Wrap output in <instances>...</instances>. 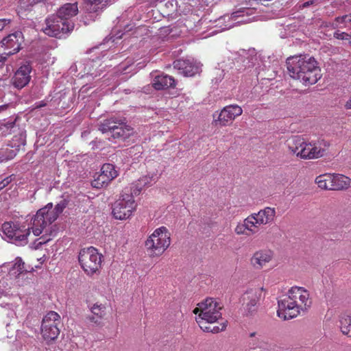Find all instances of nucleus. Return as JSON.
Listing matches in <instances>:
<instances>
[{
    "mask_svg": "<svg viewBox=\"0 0 351 351\" xmlns=\"http://www.w3.org/2000/svg\"><path fill=\"white\" fill-rule=\"evenodd\" d=\"M173 66L178 73L185 77H192L200 71L201 65L193 60H178Z\"/></svg>",
    "mask_w": 351,
    "mask_h": 351,
    "instance_id": "16",
    "label": "nucleus"
},
{
    "mask_svg": "<svg viewBox=\"0 0 351 351\" xmlns=\"http://www.w3.org/2000/svg\"><path fill=\"white\" fill-rule=\"evenodd\" d=\"M151 182V178L149 177L145 176L138 180L136 183H132L130 186H127L124 188L123 191H125L126 189H129V194L132 195V199H134V197L140 194L143 187L147 186Z\"/></svg>",
    "mask_w": 351,
    "mask_h": 351,
    "instance_id": "28",
    "label": "nucleus"
},
{
    "mask_svg": "<svg viewBox=\"0 0 351 351\" xmlns=\"http://www.w3.org/2000/svg\"><path fill=\"white\" fill-rule=\"evenodd\" d=\"M23 42V34L21 32L17 31L4 38L1 41L0 45H1L2 47H4L3 48H5L7 51H11L13 55L19 51Z\"/></svg>",
    "mask_w": 351,
    "mask_h": 351,
    "instance_id": "19",
    "label": "nucleus"
},
{
    "mask_svg": "<svg viewBox=\"0 0 351 351\" xmlns=\"http://www.w3.org/2000/svg\"><path fill=\"white\" fill-rule=\"evenodd\" d=\"M318 187L325 190H332V175L326 173L319 175L315 179Z\"/></svg>",
    "mask_w": 351,
    "mask_h": 351,
    "instance_id": "31",
    "label": "nucleus"
},
{
    "mask_svg": "<svg viewBox=\"0 0 351 351\" xmlns=\"http://www.w3.org/2000/svg\"><path fill=\"white\" fill-rule=\"evenodd\" d=\"M47 105V104L44 101H40L35 104V108H40Z\"/></svg>",
    "mask_w": 351,
    "mask_h": 351,
    "instance_id": "47",
    "label": "nucleus"
},
{
    "mask_svg": "<svg viewBox=\"0 0 351 351\" xmlns=\"http://www.w3.org/2000/svg\"><path fill=\"white\" fill-rule=\"evenodd\" d=\"M221 68H222L221 70L218 69L217 71V75H219V77H216L215 79V84H217L219 82H220L222 80V78L223 77V76H224L223 72H224L225 69H223V65H221Z\"/></svg>",
    "mask_w": 351,
    "mask_h": 351,
    "instance_id": "44",
    "label": "nucleus"
},
{
    "mask_svg": "<svg viewBox=\"0 0 351 351\" xmlns=\"http://www.w3.org/2000/svg\"><path fill=\"white\" fill-rule=\"evenodd\" d=\"M118 176L117 171L113 165L106 163L101 168V171L92 181L91 185L96 189L107 186Z\"/></svg>",
    "mask_w": 351,
    "mask_h": 351,
    "instance_id": "13",
    "label": "nucleus"
},
{
    "mask_svg": "<svg viewBox=\"0 0 351 351\" xmlns=\"http://www.w3.org/2000/svg\"><path fill=\"white\" fill-rule=\"evenodd\" d=\"M234 232L239 235L243 234L249 236L257 233V228H254V224L251 221L248 216L242 223H239L237 225Z\"/></svg>",
    "mask_w": 351,
    "mask_h": 351,
    "instance_id": "26",
    "label": "nucleus"
},
{
    "mask_svg": "<svg viewBox=\"0 0 351 351\" xmlns=\"http://www.w3.org/2000/svg\"><path fill=\"white\" fill-rule=\"evenodd\" d=\"M314 2V0H311V1H306L303 3V8H306V7H308L309 5H312Z\"/></svg>",
    "mask_w": 351,
    "mask_h": 351,
    "instance_id": "48",
    "label": "nucleus"
},
{
    "mask_svg": "<svg viewBox=\"0 0 351 351\" xmlns=\"http://www.w3.org/2000/svg\"><path fill=\"white\" fill-rule=\"evenodd\" d=\"M17 150L9 145L0 149V163L13 159L17 154Z\"/></svg>",
    "mask_w": 351,
    "mask_h": 351,
    "instance_id": "33",
    "label": "nucleus"
},
{
    "mask_svg": "<svg viewBox=\"0 0 351 351\" xmlns=\"http://www.w3.org/2000/svg\"><path fill=\"white\" fill-rule=\"evenodd\" d=\"M304 143L305 140L301 136H293L287 141L286 145L292 154L299 157V152Z\"/></svg>",
    "mask_w": 351,
    "mask_h": 351,
    "instance_id": "27",
    "label": "nucleus"
},
{
    "mask_svg": "<svg viewBox=\"0 0 351 351\" xmlns=\"http://www.w3.org/2000/svg\"><path fill=\"white\" fill-rule=\"evenodd\" d=\"M129 192V189L122 191L119 199L114 204L112 214L117 219L124 220L129 218L136 209V204Z\"/></svg>",
    "mask_w": 351,
    "mask_h": 351,
    "instance_id": "8",
    "label": "nucleus"
},
{
    "mask_svg": "<svg viewBox=\"0 0 351 351\" xmlns=\"http://www.w3.org/2000/svg\"><path fill=\"white\" fill-rule=\"evenodd\" d=\"M274 253L268 249H262L256 251L250 258L251 265L256 269H262L266 266L273 258Z\"/></svg>",
    "mask_w": 351,
    "mask_h": 351,
    "instance_id": "21",
    "label": "nucleus"
},
{
    "mask_svg": "<svg viewBox=\"0 0 351 351\" xmlns=\"http://www.w3.org/2000/svg\"><path fill=\"white\" fill-rule=\"evenodd\" d=\"M232 27V25H226L223 27H222L223 30L228 29Z\"/></svg>",
    "mask_w": 351,
    "mask_h": 351,
    "instance_id": "51",
    "label": "nucleus"
},
{
    "mask_svg": "<svg viewBox=\"0 0 351 351\" xmlns=\"http://www.w3.org/2000/svg\"><path fill=\"white\" fill-rule=\"evenodd\" d=\"M261 295V289H250L243 295L244 310L246 315H251L256 311V304Z\"/></svg>",
    "mask_w": 351,
    "mask_h": 351,
    "instance_id": "20",
    "label": "nucleus"
},
{
    "mask_svg": "<svg viewBox=\"0 0 351 351\" xmlns=\"http://www.w3.org/2000/svg\"><path fill=\"white\" fill-rule=\"evenodd\" d=\"M27 271V270L25 269L24 263L22 259L21 258H16L15 259V263L10 270L9 275L10 276H14L17 277L19 275Z\"/></svg>",
    "mask_w": 351,
    "mask_h": 351,
    "instance_id": "34",
    "label": "nucleus"
},
{
    "mask_svg": "<svg viewBox=\"0 0 351 351\" xmlns=\"http://www.w3.org/2000/svg\"><path fill=\"white\" fill-rule=\"evenodd\" d=\"M337 21L341 23H351V13L348 15H344L337 18Z\"/></svg>",
    "mask_w": 351,
    "mask_h": 351,
    "instance_id": "43",
    "label": "nucleus"
},
{
    "mask_svg": "<svg viewBox=\"0 0 351 351\" xmlns=\"http://www.w3.org/2000/svg\"><path fill=\"white\" fill-rule=\"evenodd\" d=\"M171 234L165 226L156 228L145 241V247L151 256H159L169 247Z\"/></svg>",
    "mask_w": 351,
    "mask_h": 351,
    "instance_id": "6",
    "label": "nucleus"
},
{
    "mask_svg": "<svg viewBox=\"0 0 351 351\" xmlns=\"http://www.w3.org/2000/svg\"><path fill=\"white\" fill-rule=\"evenodd\" d=\"M276 209L271 207H265L260 210L258 213H254L249 215L250 219L254 224V228H257V232L261 226L267 225L272 223L276 217Z\"/></svg>",
    "mask_w": 351,
    "mask_h": 351,
    "instance_id": "14",
    "label": "nucleus"
},
{
    "mask_svg": "<svg viewBox=\"0 0 351 351\" xmlns=\"http://www.w3.org/2000/svg\"><path fill=\"white\" fill-rule=\"evenodd\" d=\"M329 146V142L323 138H318L308 143L305 141L299 152V158L305 160L322 158L326 154Z\"/></svg>",
    "mask_w": 351,
    "mask_h": 351,
    "instance_id": "10",
    "label": "nucleus"
},
{
    "mask_svg": "<svg viewBox=\"0 0 351 351\" xmlns=\"http://www.w3.org/2000/svg\"><path fill=\"white\" fill-rule=\"evenodd\" d=\"M61 317L55 311H49L43 318L41 324V335L45 341L55 340L60 334L59 325Z\"/></svg>",
    "mask_w": 351,
    "mask_h": 351,
    "instance_id": "9",
    "label": "nucleus"
},
{
    "mask_svg": "<svg viewBox=\"0 0 351 351\" xmlns=\"http://www.w3.org/2000/svg\"><path fill=\"white\" fill-rule=\"evenodd\" d=\"M286 64L290 77L299 80L305 86L315 84L321 77L317 61L308 55L289 57Z\"/></svg>",
    "mask_w": 351,
    "mask_h": 351,
    "instance_id": "1",
    "label": "nucleus"
},
{
    "mask_svg": "<svg viewBox=\"0 0 351 351\" xmlns=\"http://www.w3.org/2000/svg\"><path fill=\"white\" fill-rule=\"evenodd\" d=\"M339 328L342 333L351 337V316L343 314L339 318Z\"/></svg>",
    "mask_w": 351,
    "mask_h": 351,
    "instance_id": "32",
    "label": "nucleus"
},
{
    "mask_svg": "<svg viewBox=\"0 0 351 351\" xmlns=\"http://www.w3.org/2000/svg\"><path fill=\"white\" fill-rule=\"evenodd\" d=\"M254 13L253 8H242L232 13L231 16H226L223 19L226 17L228 19H232L235 21L236 23H247L252 21V19L250 17Z\"/></svg>",
    "mask_w": 351,
    "mask_h": 351,
    "instance_id": "23",
    "label": "nucleus"
},
{
    "mask_svg": "<svg viewBox=\"0 0 351 351\" xmlns=\"http://www.w3.org/2000/svg\"><path fill=\"white\" fill-rule=\"evenodd\" d=\"M45 27L43 32L51 37L61 38L64 34L70 32L74 28V23H66L56 15L51 14L45 19Z\"/></svg>",
    "mask_w": 351,
    "mask_h": 351,
    "instance_id": "11",
    "label": "nucleus"
},
{
    "mask_svg": "<svg viewBox=\"0 0 351 351\" xmlns=\"http://www.w3.org/2000/svg\"><path fill=\"white\" fill-rule=\"evenodd\" d=\"M87 12H98L107 6L110 0H84Z\"/></svg>",
    "mask_w": 351,
    "mask_h": 351,
    "instance_id": "30",
    "label": "nucleus"
},
{
    "mask_svg": "<svg viewBox=\"0 0 351 351\" xmlns=\"http://www.w3.org/2000/svg\"><path fill=\"white\" fill-rule=\"evenodd\" d=\"M152 86L156 90H162L175 86V80L167 75H155L153 76Z\"/></svg>",
    "mask_w": 351,
    "mask_h": 351,
    "instance_id": "25",
    "label": "nucleus"
},
{
    "mask_svg": "<svg viewBox=\"0 0 351 351\" xmlns=\"http://www.w3.org/2000/svg\"><path fill=\"white\" fill-rule=\"evenodd\" d=\"M14 175H11L5 178L3 180L0 182V191L4 189L7 185H8L12 181V177Z\"/></svg>",
    "mask_w": 351,
    "mask_h": 351,
    "instance_id": "42",
    "label": "nucleus"
},
{
    "mask_svg": "<svg viewBox=\"0 0 351 351\" xmlns=\"http://www.w3.org/2000/svg\"><path fill=\"white\" fill-rule=\"evenodd\" d=\"M88 319L90 322L94 323V324H96V325H99V324H100V323H101V320L102 319H99V318H98V317H97V316H95V315H94L93 314V315L89 316V317H88Z\"/></svg>",
    "mask_w": 351,
    "mask_h": 351,
    "instance_id": "46",
    "label": "nucleus"
},
{
    "mask_svg": "<svg viewBox=\"0 0 351 351\" xmlns=\"http://www.w3.org/2000/svg\"><path fill=\"white\" fill-rule=\"evenodd\" d=\"M332 175V190H343L351 186V179L342 174Z\"/></svg>",
    "mask_w": 351,
    "mask_h": 351,
    "instance_id": "29",
    "label": "nucleus"
},
{
    "mask_svg": "<svg viewBox=\"0 0 351 351\" xmlns=\"http://www.w3.org/2000/svg\"><path fill=\"white\" fill-rule=\"evenodd\" d=\"M176 1V0H171V1H167L166 3H165V6H167V8H169L170 6L171 8L173 7V2Z\"/></svg>",
    "mask_w": 351,
    "mask_h": 351,
    "instance_id": "49",
    "label": "nucleus"
},
{
    "mask_svg": "<svg viewBox=\"0 0 351 351\" xmlns=\"http://www.w3.org/2000/svg\"><path fill=\"white\" fill-rule=\"evenodd\" d=\"M31 71L32 66L29 63L21 65L15 72L12 79L14 86L18 89H21L27 86L31 79Z\"/></svg>",
    "mask_w": 351,
    "mask_h": 351,
    "instance_id": "17",
    "label": "nucleus"
},
{
    "mask_svg": "<svg viewBox=\"0 0 351 351\" xmlns=\"http://www.w3.org/2000/svg\"><path fill=\"white\" fill-rule=\"evenodd\" d=\"M287 294L300 306L302 311H306L311 305L309 293L304 287H293L288 291Z\"/></svg>",
    "mask_w": 351,
    "mask_h": 351,
    "instance_id": "15",
    "label": "nucleus"
},
{
    "mask_svg": "<svg viewBox=\"0 0 351 351\" xmlns=\"http://www.w3.org/2000/svg\"><path fill=\"white\" fill-rule=\"evenodd\" d=\"M42 0H20L19 1V10H28L34 5L40 2Z\"/></svg>",
    "mask_w": 351,
    "mask_h": 351,
    "instance_id": "38",
    "label": "nucleus"
},
{
    "mask_svg": "<svg viewBox=\"0 0 351 351\" xmlns=\"http://www.w3.org/2000/svg\"><path fill=\"white\" fill-rule=\"evenodd\" d=\"M2 81L0 80V111L3 110L7 108L8 105L5 103H3V98L5 96V86L1 84Z\"/></svg>",
    "mask_w": 351,
    "mask_h": 351,
    "instance_id": "40",
    "label": "nucleus"
},
{
    "mask_svg": "<svg viewBox=\"0 0 351 351\" xmlns=\"http://www.w3.org/2000/svg\"><path fill=\"white\" fill-rule=\"evenodd\" d=\"M12 281L8 278L0 280V298L10 295Z\"/></svg>",
    "mask_w": 351,
    "mask_h": 351,
    "instance_id": "36",
    "label": "nucleus"
},
{
    "mask_svg": "<svg viewBox=\"0 0 351 351\" xmlns=\"http://www.w3.org/2000/svg\"><path fill=\"white\" fill-rule=\"evenodd\" d=\"M3 47H2V45H0V66L5 64L8 56L12 55L11 51H7Z\"/></svg>",
    "mask_w": 351,
    "mask_h": 351,
    "instance_id": "39",
    "label": "nucleus"
},
{
    "mask_svg": "<svg viewBox=\"0 0 351 351\" xmlns=\"http://www.w3.org/2000/svg\"><path fill=\"white\" fill-rule=\"evenodd\" d=\"M125 121V119L110 117L101 121L98 129L110 141H124L134 134V128Z\"/></svg>",
    "mask_w": 351,
    "mask_h": 351,
    "instance_id": "4",
    "label": "nucleus"
},
{
    "mask_svg": "<svg viewBox=\"0 0 351 351\" xmlns=\"http://www.w3.org/2000/svg\"><path fill=\"white\" fill-rule=\"evenodd\" d=\"M25 142L26 134L25 132H21L18 135H15L13 137L10 145L12 148L16 149L18 152L21 147L25 145Z\"/></svg>",
    "mask_w": 351,
    "mask_h": 351,
    "instance_id": "35",
    "label": "nucleus"
},
{
    "mask_svg": "<svg viewBox=\"0 0 351 351\" xmlns=\"http://www.w3.org/2000/svg\"><path fill=\"white\" fill-rule=\"evenodd\" d=\"M32 226V219L27 228L24 223L19 221L4 222L1 226V237L6 241L18 246H24L28 242V236Z\"/></svg>",
    "mask_w": 351,
    "mask_h": 351,
    "instance_id": "5",
    "label": "nucleus"
},
{
    "mask_svg": "<svg viewBox=\"0 0 351 351\" xmlns=\"http://www.w3.org/2000/svg\"><path fill=\"white\" fill-rule=\"evenodd\" d=\"M90 311L94 315L98 317L99 319H102L106 314V306L102 304L96 302L90 306Z\"/></svg>",
    "mask_w": 351,
    "mask_h": 351,
    "instance_id": "37",
    "label": "nucleus"
},
{
    "mask_svg": "<svg viewBox=\"0 0 351 351\" xmlns=\"http://www.w3.org/2000/svg\"><path fill=\"white\" fill-rule=\"evenodd\" d=\"M64 207V204H58L53 208L52 203H49L45 207L39 209L32 217V229L34 236L38 237L44 231L47 232L48 227L57 219Z\"/></svg>",
    "mask_w": 351,
    "mask_h": 351,
    "instance_id": "3",
    "label": "nucleus"
},
{
    "mask_svg": "<svg viewBox=\"0 0 351 351\" xmlns=\"http://www.w3.org/2000/svg\"><path fill=\"white\" fill-rule=\"evenodd\" d=\"M11 20L9 19H0V32L3 29V28L10 24Z\"/></svg>",
    "mask_w": 351,
    "mask_h": 351,
    "instance_id": "45",
    "label": "nucleus"
},
{
    "mask_svg": "<svg viewBox=\"0 0 351 351\" xmlns=\"http://www.w3.org/2000/svg\"><path fill=\"white\" fill-rule=\"evenodd\" d=\"M334 37L340 40H348L350 38V36L346 32L337 31L334 33Z\"/></svg>",
    "mask_w": 351,
    "mask_h": 351,
    "instance_id": "41",
    "label": "nucleus"
},
{
    "mask_svg": "<svg viewBox=\"0 0 351 351\" xmlns=\"http://www.w3.org/2000/svg\"><path fill=\"white\" fill-rule=\"evenodd\" d=\"M77 13V3H68L60 7L56 14L66 23H73L71 19L75 16Z\"/></svg>",
    "mask_w": 351,
    "mask_h": 351,
    "instance_id": "22",
    "label": "nucleus"
},
{
    "mask_svg": "<svg viewBox=\"0 0 351 351\" xmlns=\"http://www.w3.org/2000/svg\"><path fill=\"white\" fill-rule=\"evenodd\" d=\"M102 255L93 247L80 250L78 259L84 271L88 275H92L101 267Z\"/></svg>",
    "mask_w": 351,
    "mask_h": 351,
    "instance_id": "7",
    "label": "nucleus"
},
{
    "mask_svg": "<svg viewBox=\"0 0 351 351\" xmlns=\"http://www.w3.org/2000/svg\"><path fill=\"white\" fill-rule=\"evenodd\" d=\"M277 315L284 320L296 317L301 313L300 306L287 294L278 301Z\"/></svg>",
    "mask_w": 351,
    "mask_h": 351,
    "instance_id": "12",
    "label": "nucleus"
},
{
    "mask_svg": "<svg viewBox=\"0 0 351 351\" xmlns=\"http://www.w3.org/2000/svg\"><path fill=\"white\" fill-rule=\"evenodd\" d=\"M221 309L222 304L212 298H208L197 304L193 313L197 315L196 322L203 331L218 333L226 329V322H223L217 326H211L221 319Z\"/></svg>",
    "mask_w": 351,
    "mask_h": 351,
    "instance_id": "2",
    "label": "nucleus"
},
{
    "mask_svg": "<svg viewBox=\"0 0 351 351\" xmlns=\"http://www.w3.org/2000/svg\"><path fill=\"white\" fill-rule=\"evenodd\" d=\"M345 107L346 109H351V97L350 99L347 101Z\"/></svg>",
    "mask_w": 351,
    "mask_h": 351,
    "instance_id": "50",
    "label": "nucleus"
},
{
    "mask_svg": "<svg viewBox=\"0 0 351 351\" xmlns=\"http://www.w3.org/2000/svg\"><path fill=\"white\" fill-rule=\"evenodd\" d=\"M242 112V108L238 105L227 106L219 114L218 119L216 121L219 122L221 125H227L232 123L236 117L241 115Z\"/></svg>",
    "mask_w": 351,
    "mask_h": 351,
    "instance_id": "18",
    "label": "nucleus"
},
{
    "mask_svg": "<svg viewBox=\"0 0 351 351\" xmlns=\"http://www.w3.org/2000/svg\"><path fill=\"white\" fill-rule=\"evenodd\" d=\"M239 56V60H237V62L241 61L243 64V66L238 69L239 71H244L247 69L253 67L256 65L258 58L254 49H250L247 51L242 50L241 53H240Z\"/></svg>",
    "mask_w": 351,
    "mask_h": 351,
    "instance_id": "24",
    "label": "nucleus"
}]
</instances>
